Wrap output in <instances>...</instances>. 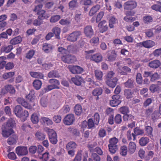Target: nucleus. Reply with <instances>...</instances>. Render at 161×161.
I'll return each instance as SVG.
<instances>
[{"label": "nucleus", "mask_w": 161, "mask_h": 161, "mask_svg": "<svg viewBox=\"0 0 161 161\" xmlns=\"http://www.w3.org/2000/svg\"><path fill=\"white\" fill-rule=\"evenodd\" d=\"M47 134L50 142L55 145L58 142L57 135L55 131L52 129H49L47 130Z\"/></svg>", "instance_id": "obj_1"}, {"label": "nucleus", "mask_w": 161, "mask_h": 161, "mask_svg": "<svg viewBox=\"0 0 161 161\" xmlns=\"http://www.w3.org/2000/svg\"><path fill=\"white\" fill-rule=\"evenodd\" d=\"M118 142V140L115 137L110 139L109 140V144L108 145L109 151L112 153H114L118 148L116 145Z\"/></svg>", "instance_id": "obj_2"}, {"label": "nucleus", "mask_w": 161, "mask_h": 161, "mask_svg": "<svg viewBox=\"0 0 161 161\" xmlns=\"http://www.w3.org/2000/svg\"><path fill=\"white\" fill-rule=\"evenodd\" d=\"M82 35V32L80 31H76L70 34L67 39L69 42H74L77 40L79 37Z\"/></svg>", "instance_id": "obj_3"}, {"label": "nucleus", "mask_w": 161, "mask_h": 161, "mask_svg": "<svg viewBox=\"0 0 161 161\" xmlns=\"http://www.w3.org/2000/svg\"><path fill=\"white\" fill-rule=\"evenodd\" d=\"M61 59L64 62L68 64L73 63L76 60L75 57L70 54L62 56L61 57Z\"/></svg>", "instance_id": "obj_4"}, {"label": "nucleus", "mask_w": 161, "mask_h": 161, "mask_svg": "<svg viewBox=\"0 0 161 161\" xmlns=\"http://www.w3.org/2000/svg\"><path fill=\"white\" fill-rule=\"evenodd\" d=\"M137 3L135 1H128L125 2L124 4V8L125 10H132L136 8Z\"/></svg>", "instance_id": "obj_5"}, {"label": "nucleus", "mask_w": 161, "mask_h": 161, "mask_svg": "<svg viewBox=\"0 0 161 161\" xmlns=\"http://www.w3.org/2000/svg\"><path fill=\"white\" fill-rule=\"evenodd\" d=\"M138 46L143 47L146 48H150L155 45V42L151 40H147L137 44Z\"/></svg>", "instance_id": "obj_6"}, {"label": "nucleus", "mask_w": 161, "mask_h": 161, "mask_svg": "<svg viewBox=\"0 0 161 161\" xmlns=\"http://www.w3.org/2000/svg\"><path fill=\"white\" fill-rule=\"evenodd\" d=\"M112 99L110 102V104L112 107H116L121 103L120 100L121 96L119 95H113L112 97Z\"/></svg>", "instance_id": "obj_7"}, {"label": "nucleus", "mask_w": 161, "mask_h": 161, "mask_svg": "<svg viewBox=\"0 0 161 161\" xmlns=\"http://www.w3.org/2000/svg\"><path fill=\"white\" fill-rule=\"evenodd\" d=\"M75 119L73 114H69L65 117L64 119V123L66 125H70L75 121Z\"/></svg>", "instance_id": "obj_8"}, {"label": "nucleus", "mask_w": 161, "mask_h": 161, "mask_svg": "<svg viewBox=\"0 0 161 161\" xmlns=\"http://www.w3.org/2000/svg\"><path fill=\"white\" fill-rule=\"evenodd\" d=\"M2 135L3 137H8L14 133L12 128H7L5 126L3 125L2 127Z\"/></svg>", "instance_id": "obj_9"}, {"label": "nucleus", "mask_w": 161, "mask_h": 161, "mask_svg": "<svg viewBox=\"0 0 161 161\" xmlns=\"http://www.w3.org/2000/svg\"><path fill=\"white\" fill-rule=\"evenodd\" d=\"M69 68L70 71L73 74H81L84 70L82 67L77 65L69 66Z\"/></svg>", "instance_id": "obj_10"}, {"label": "nucleus", "mask_w": 161, "mask_h": 161, "mask_svg": "<svg viewBox=\"0 0 161 161\" xmlns=\"http://www.w3.org/2000/svg\"><path fill=\"white\" fill-rule=\"evenodd\" d=\"M16 101L19 104H21L25 108L29 109L32 108V107L31 105L26 101L24 98L18 97L17 98Z\"/></svg>", "instance_id": "obj_11"}, {"label": "nucleus", "mask_w": 161, "mask_h": 161, "mask_svg": "<svg viewBox=\"0 0 161 161\" xmlns=\"http://www.w3.org/2000/svg\"><path fill=\"white\" fill-rule=\"evenodd\" d=\"M98 27L99 32L102 33L106 31L108 29V26L105 20H103L100 22L98 25Z\"/></svg>", "instance_id": "obj_12"}, {"label": "nucleus", "mask_w": 161, "mask_h": 161, "mask_svg": "<svg viewBox=\"0 0 161 161\" xmlns=\"http://www.w3.org/2000/svg\"><path fill=\"white\" fill-rule=\"evenodd\" d=\"M84 33L87 37L91 38L94 35V31L91 25H87L84 28Z\"/></svg>", "instance_id": "obj_13"}, {"label": "nucleus", "mask_w": 161, "mask_h": 161, "mask_svg": "<svg viewBox=\"0 0 161 161\" xmlns=\"http://www.w3.org/2000/svg\"><path fill=\"white\" fill-rule=\"evenodd\" d=\"M16 152L18 156H23L27 154L28 151L26 147L19 146L16 148Z\"/></svg>", "instance_id": "obj_14"}, {"label": "nucleus", "mask_w": 161, "mask_h": 161, "mask_svg": "<svg viewBox=\"0 0 161 161\" xmlns=\"http://www.w3.org/2000/svg\"><path fill=\"white\" fill-rule=\"evenodd\" d=\"M37 14L38 15V18L42 20L45 19H47L50 16L49 14L47 13L44 10H41L40 11L37 12Z\"/></svg>", "instance_id": "obj_15"}, {"label": "nucleus", "mask_w": 161, "mask_h": 161, "mask_svg": "<svg viewBox=\"0 0 161 161\" xmlns=\"http://www.w3.org/2000/svg\"><path fill=\"white\" fill-rule=\"evenodd\" d=\"M134 133H132V136L133 138V140L135 141L136 139V136L142 135L144 132L143 129H141L138 127H136L134 129Z\"/></svg>", "instance_id": "obj_16"}, {"label": "nucleus", "mask_w": 161, "mask_h": 161, "mask_svg": "<svg viewBox=\"0 0 161 161\" xmlns=\"http://www.w3.org/2000/svg\"><path fill=\"white\" fill-rule=\"evenodd\" d=\"M18 137L16 135L13 134L8 139L7 142L10 145H13L17 142Z\"/></svg>", "instance_id": "obj_17"}, {"label": "nucleus", "mask_w": 161, "mask_h": 161, "mask_svg": "<svg viewBox=\"0 0 161 161\" xmlns=\"http://www.w3.org/2000/svg\"><path fill=\"white\" fill-rule=\"evenodd\" d=\"M136 146L135 142H130L128 145V153L130 154H133L135 152Z\"/></svg>", "instance_id": "obj_18"}, {"label": "nucleus", "mask_w": 161, "mask_h": 161, "mask_svg": "<svg viewBox=\"0 0 161 161\" xmlns=\"http://www.w3.org/2000/svg\"><path fill=\"white\" fill-rule=\"evenodd\" d=\"M160 61L157 59L154 60L150 62L148 64V66L151 68L156 69L158 68L160 65Z\"/></svg>", "instance_id": "obj_19"}, {"label": "nucleus", "mask_w": 161, "mask_h": 161, "mask_svg": "<svg viewBox=\"0 0 161 161\" xmlns=\"http://www.w3.org/2000/svg\"><path fill=\"white\" fill-rule=\"evenodd\" d=\"M118 80L117 78L114 77L112 79L107 80L106 82V84L109 87L114 88L116 85Z\"/></svg>", "instance_id": "obj_20"}, {"label": "nucleus", "mask_w": 161, "mask_h": 161, "mask_svg": "<svg viewBox=\"0 0 161 161\" xmlns=\"http://www.w3.org/2000/svg\"><path fill=\"white\" fill-rule=\"evenodd\" d=\"M71 80L75 85L80 86L83 80L81 77L78 75H76L75 77L71 78Z\"/></svg>", "instance_id": "obj_21"}, {"label": "nucleus", "mask_w": 161, "mask_h": 161, "mask_svg": "<svg viewBox=\"0 0 161 161\" xmlns=\"http://www.w3.org/2000/svg\"><path fill=\"white\" fill-rule=\"evenodd\" d=\"M100 6L99 4H96L93 6L89 12V15L92 16L95 14L100 9Z\"/></svg>", "instance_id": "obj_22"}, {"label": "nucleus", "mask_w": 161, "mask_h": 161, "mask_svg": "<svg viewBox=\"0 0 161 161\" xmlns=\"http://www.w3.org/2000/svg\"><path fill=\"white\" fill-rule=\"evenodd\" d=\"M103 57L99 53H96L92 55L91 57V61H94L96 63H99L102 60Z\"/></svg>", "instance_id": "obj_23"}, {"label": "nucleus", "mask_w": 161, "mask_h": 161, "mask_svg": "<svg viewBox=\"0 0 161 161\" xmlns=\"http://www.w3.org/2000/svg\"><path fill=\"white\" fill-rule=\"evenodd\" d=\"M13 47L12 45L3 46H2L0 49V53H8L13 49Z\"/></svg>", "instance_id": "obj_24"}, {"label": "nucleus", "mask_w": 161, "mask_h": 161, "mask_svg": "<svg viewBox=\"0 0 161 161\" xmlns=\"http://www.w3.org/2000/svg\"><path fill=\"white\" fill-rule=\"evenodd\" d=\"M30 74L32 77L36 78L43 79L44 77L43 74L39 72L31 71Z\"/></svg>", "instance_id": "obj_25"}, {"label": "nucleus", "mask_w": 161, "mask_h": 161, "mask_svg": "<svg viewBox=\"0 0 161 161\" xmlns=\"http://www.w3.org/2000/svg\"><path fill=\"white\" fill-rule=\"evenodd\" d=\"M25 98L30 102H32L35 98V91L33 90H31L29 93L26 95Z\"/></svg>", "instance_id": "obj_26"}, {"label": "nucleus", "mask_w": 161, "mask_h": 161, "mask_svg": "<svg viewBox=\"0 0 161 161\" xmlns=\"http://www.w3.org/2000/svg\"><path fill=\"white\" fill-rule=\"evenodd\" d=\"M53 47L52 45L47 43H44L42 45V50L46 53H48L51 51Z\"/></svg>", "instance_id": "obj_27"}, {"label": "nucleus", "mask_w": 161, "mask_h": 161, "mask_svg": "<svg viewBox=\"0 0 161 161\" xmlns=\"http://www.w3.org/2000/svg\"><path fill=\"white\" fill-rule=\"evenodd\" d=\"M131 69L127 66H125L123 67L121 70H120L119 72L121 75H127L128 73H130Z\"/></svg>", "instance_id": "obj_28"}, {"label": "nucleus", "mask_w": 161, "mask_h": 161, "mask_svg": "<svg viewBox=\"0 0 161 161\" xmlns=\"http://www.w3.org/2000/svg\"><path fill=\"white\" fill-rule=\"evenodd\" d=\"M48 82L53 85L56 89L59 88V86L60 85V82L58 80L54 79H52L49 80Z\"/></svg>", "instance_id": "obj_29"}, {"label": "nucleus", "mask_w": 161, "mask_h": 161, "mask_svg": "<svg viewBox=\"0 0 161 161\" xmlns=\"http://www.w3.org/2000/svg\"><path fill=\"white\" fill-rule=\"evenodd\" d=\"M5 90L11 94H14L15 93V90L14 87L11 85H8L5 86Z\"/></svg>", "instance_id": "obj_30"}, {"label": "nucleus", "mask_w": 161, "mask_h": 161, "mask_svg": "<svg viewBox=\"0 0 161 161\" xmlns=\"http://www.w3.org/2000/svg\"><path fill=\"white\" fill-rule=\"evenodd\" d=\"M145 130L147 136L151 138L153 137V129L152 127L150 126H147L145 127Z\"/></svg>", "instance_id": "obj_31"}, {"label": "nucleus", "mask_w": 161, "mask_h": 161, "mask_svg": "<svg viewBox=\"0 0 161 161\" xmlns=\"http://www.w3.org/2000/svg\"><path fill=\"white\" fill-rule=\"evenodd\" d=\"M31 120L32 123L37 124L39 121V116L36 113H34L31 116Z\"/></svg>", "instance_id": "obj_32"}, {"label": "nucleus", "mask_w": 161, "mask_h": 161, "mask_svg": "<svg viewBox=\"0 0 161 161\" xmlns=\"http://www.w3.org/2000/svg\"><path fill=\"white\" fill-rule=\"evenodd\" d=\"M149 139L147 137H142L139 140V143L142 146H145L149 142Z\"/></svg>", "instance_id": "obj_33"}, {"label": "nucleus", "mask_w": 161, "mask_h": 161, "mask_svg": "<svg viewBox=\"0 0 161 161\" xmlns=\"http://www.w3.org/2000/svg\"><path fill=\"white\" fill-rule=\"evenodd\" d=\"M22 41V38L20 36L16 37L11 39L10 42L12 45H15L20 43Z\"/></svg>", "instance_id": "obj_34"}, {"label": "nucleus", "mask_w": 161, "mask_h": 161, "mask_svg": "<svg viewBox=\"0 0 161 161\" xmlns=\"http://www.w3.org/2000/svg\"><path fill=\"white\" fill-rule=\"evenodd\" d=\"M52 31L54 34L57 38L60 39V34L61 32L60 28L58 27H55L52 29Z\"/></svg>", "instance_id": "obj_35"}, {"label": "nucleus", "mask_w": 161, "mask_h": 161, "mask_svg": "<svg viewBox=\"0 0 161 161\" xmlns=\"http://www.w3.org/2000/svg\"><path fill=\"white\" fill-rule=\"evenodd\" d=\"M160 114L157 111H155L151 114V119L153 121H156L161 118Z\"/></svg>", "instance_id": "obj_36"}, {"label": "nucleus", "mask_w": 161, "mask_h": 161, "mask_svg": "<svg viewBox=\"0 0 161 161\" xmlns=\"http://www.w3.org/2000/svg\"><path fill=\"white\" fill-rule=\"evenodd\" d=\"M22 110L23 109L21 106L19 105H17L15 107L14 112L16 115L18 117L19 116H20V114Z\"/></svg>", "instance_id": "obj_37"}, {"label": "nucleus", "mask_w": 161, "mask_h": 161, "mask_svg": "<svg viewBox=\"0 0 161 161\" xmlns=\"http://www.w3.org/2000/svg\"><path fill=\"white\" fill-rule=\"evenodd\" d=\"M149 90L152 93H154L155 92H158L160 91L161 88L158 85L153 84L150 86Z\"/></svg>", "instance_id": "obj_38"}, {"label": "nucleus", "mask_w": 161, "mask_h": 161, "mask_svg": "<svg viewBox=\"0 0 161 161\" xmlns=\"http://www.w3.org/2000/svg\"><path fill=\"white\" fill-rule=\"evenodd\" d=\"M103 92V89L100 87H97L94 89L92 92V95L97 96L101 95Z\"/></svg>", "instance_id": "obj_39"}, {"label": "nucleus", "mask_w": 161, "mask_h": 161, "mask_svg": "<svg viewBox=\"0 0 161 161\" xmlns=\"http://www.w3.org/2000/svg\"><path fill=\"white\" fill-rule=\"evenodd\" d=\"M33 84L34 88L37 90H39L41 88L42 85V81L39 80H34Z\"/></svg>", "instance_id": "obj_40"}, {"label": "nucleus", "mask_w": 161, "mask_h": 161, "mask_svg": "<svg viewBox=\"0 0 161 161\" xmlns=\"http://www.w3.org/2000/svg\"><path fill=\"white\" fill-rule=\"evenodd\" d=\"M95 52V49L91 50L88 51H85V58L86 59H90L91 60V57L92 55V54L93 53Z\"/></svg>", "instance_id": "obj_41"}, {"label": "nucleus", "mask_w": 161, "mask_h": 161, "mask_svg": "<svg viewBox=\"0 0 161 161\" xmlns=\"http://www.w3.org/2000/svg\"><path fill=\"white\" fill-rule=\"evenodd\" d=\"M45 136L44 133L40 131H37L35 134L36 137L38 141L44 140L45 139Z\"/></svg>", "instance_id": "obj_42"}, {"label": "nucleus", "mask_w": 161, "mask_h": 161, "mask_svg": "<svg viewBox=\"0 0 161 161\" xmlns=\"http://www.w3.org/2000/svg\"><path fill=\"white\" fill-rule=\"evenodd\" d=\"M153 17L150 15H146L143 18V21L146 24H149L153 22Z\"/></svg>", "instance_id": "obj_43"}, {"label": "nucleus", "mask_w": 161, "mask_h": 161, "mask_svg": "<svg viewBox=\"0 0 161 161\" xmlns=\"http://www.w3.org/2000/svg\"><path fill=\"white\" fill-rule=\"evenodd\" d=\"M124 85L126 87L132 88L134 86V81L131 79H129L127 81L124 83Z\"/></svg>", "instance_id": "obj_44"}, {"label": "nucleus", "mask_w": 161, "mask_h": 161, "mask_svg": "<svg viewBox=\"0 0 161 161\" xmlns=\"http://www.w3.org/2000/svg\"><path fill=\"white\" fill-rule=\"evenodd\" d=\"M119 112L121 114L125 115L129 113V108L127 106H124L120 108L119 109Z\"/></svg>", "instance_id": "obj_45"}, {"label": "nucleus", "mask_w": 161, "mask_h": 161, "mask_svg": "<svg viewBox=\"0 0 161 161\" xmlns=\"http://www.w3.org/2000/svg\"><path fill=\"white\" fill-rule=\"evenodd\" d=\"M123 118L124 121H131L134 119V117L131 114H128L124 115L123 117Z\"/></svg>", "instance_id": "obj_46"}, {"label": "nucleus", "mask_w": 161, "mask_h": 161, "mask_svg": "<svg viewBox=\"0 0 161 161\" xmlns=\"http://www.w3.org/2000/svg\"><path fill=\"white\" fill-rule=\"evenodd\" d=\"M77 146V145L74 142H70L66 145V148L68 150H74L76 148Z\"/></svg>", "instance_id": "obj_47"}, {"label": "nucleus", "mask_w": 161, "mask_h": 161, "mask_svg": "<svg viewBox=\"0 0 161 161\" xmlns=\"http://www.w3.org/2000/svg\"><path fill=\"white\" fill-rule=\"evenodd\" d=\"M15 125V122L12 119H9L7 122L6 125H3L5 126L7 128H12Z\"/></svg>", "instance_id": "obj_48"}, {"label": "nucleus", "mask_w": 161, "mask_h": 161, "mask_svg": "<svg viewBox=\"0 0 161 161\" xmlns=\"http://www.w3.org/2000/svg\"><path fill=\"white\" fill-rule=\"evenodd\" d=\"M96 78L99 80H102L103 74L102 72L99 70H96L94 72Z\"/></svg>", "instance_id": "obj_49"}, {"label": "nucleus", "mask_w": 161, "mask_h": 161, "mask_svg": "<svg viewBox=\"0 0 161 161\" xmlns=\"http://www.w3.org/2000/svg\"><path fill=\"white\" fill-rule=\"evenodd\" d=\"M74 111L75 114L77 115H80L82 112L81 106L80 105H76L75 107Z\"/></svg>", "instance_id": "obj_50"}, {"label": "nucleus", "mask_w": 161, "mask_h": 161, "mask_svg": "<svg viewBox=\"0 0 161 161\" xmlns=\"http://www.w3.org/2000/svg\"><path fill=\"white\" fill-rule=\"evenodd\" d=\"M48 76L49 78H59L60 75L57 71L52 70L48 73Z\"/></svg>", "instance_id": "obj_51"}, {"label": "nucleus", "mask_w": 161, "mask_h": 161, "mask_svg": "<svg viewBox=\"0 0 161 161\" xmlns=\"http://www.w3.org/2000/svg\"><path fill=\"white\" fill-rule=\"evenodd\" d=\"M127 152H128V150L127 147L126 146H123L121 147L120 154L121 155L123 156H125L127 155Z\"/></svg>", "instance_id": "obj_52"}, {"label": "nucleus", "mask_w": 161, "mask_h": 161, "mask_svg": "<svg viewBox=\"0 0 161 161\" xmlns=\"http://www.w3.org/2000/svg\"><path fill=\"white\" fill-rule=\"evenodd\" d=\"M49 153L47 152H45L44 153L39 155V158L40 159H42L43 161H47L49 158Z\"/></svg>", "instance_id": "obj_53"}, {"label": "nucleus", "mask_w": 161, "mask_h": 161, "mask_svg": "<svg viewBox=\"0 0 161 161\" xmlns=\"http://www.w3.org/2000/svg\"><path fill=\"white\" fill-rule=\"evenodd\" d=\"M117 19L114 17H111L110 18L109 21V25L111 28L114 27V25L115 24Z\"/></svg>", "instance_id": "obj_54"}, {"label": "nucleus", "mask_w": 161, "mask_h": 161, "mask_svg": "<svg viewBox=\"0 0 161 161\" xmlns=\"http://www.w3.org/2000/svg\"><path fill=\"white\" fill-rule=\"evenodd\" d=\"M133 93L131 90L129 89H125L124 91V95L126 98L129 99L132 97Z\"/></svg>", "instance_id": "obj_55"}, {"label": "nucleus", "mask_w": 161, "mask_h": 161, "mask_svg": "<svg viewBox=\"0 0 161 161\" xmlns=\"http://www.w3.org/2000/svg\"><path fill=\"white\" fill-rule=\"evenodd\" d=\"M71 23V20L69 19H61L59 21V23L63 25H69Z\"/></svg>", "instance_id": "obj_56"}, {"label": "nucleus", "mask_w": 161, "mask_h": 161, "mask_svg": "<svg viewBox=\"0 0 161 161\" xmlns=\"http://www.w3.org/2000/svg\"><path fill=\"white\" fill-rule=\"evenodd\" d=\"M41 119L45 123L47 124V125H51L53 124L52 121L48 118L42 117H41Z\"/></svg>", "instance_id": "obj_57"}, {"label": "nucleus", "mask_w": 161, "mask_h": 161, "mask_svg": "<svg viewBox=\"0 0 161 161\" xmlns=\"http://www.w3.org/2000/svg\"><path fill=\"white\" fill-rule=\"evenodd\" d=\"M70 110L69 106L68 105H64L60 110L63 114H65L69 112Z\"/></svg>", "instance_id": "obj_58"}, {"label": "nucleus", "mask_w": 161, "mask_h": 161, "mask_svg": "<svg viewBox=\"0 0 161 161\" xmlns=\"http://www.w3.org/2000/svg\"><path fill=\"white\" fill-rule=\"evenodd\" d=\"M61 19V16L59 15H56L52 16L50 19V22L52 23L57 22Z\"/></svg>", "instance_id": "obj_59"}, {"label": "nucleus", "mask_w": 161, "mask_h": 161, "mask_svg": "<svg viewBox=\"0 0 161 161\" xmlns=\"http://www.w3.org/2000/svg\"><path fill=\"white\" fill-rule=\"evenodd\" d=\"M136 80L138 84H141L142 83L143 80L142 75L141 73H137L136 75Z\"/></svg>", "instance_id": "obj_60"}, {"label": "nucleus", "mask_w": 161, "mask_h": 161, "mask_svg": "<svg viewBox=\"0 0 161 161\" xmlns=\"http://www.w3.org/2000/svg\"><path fill=\"white\" fill-rule=\"evenodd\" d=\"M116 54L114 52H111L110 54L108 55V60L110 61H113L116 58Z\"/></svg>", "instance_id": "obj_61"}, {"label": "nucleus", "mask_w": 161, "mask_h": 161, "mask_svg": "<svg viewBox=\"0 0 161 161\" xmlns=\"http://www.w3.org/2000/svg\"><path fill=\"white\" fill-rule=\"evenodd\" d=\"M114 121L117 124H120L122 122L121 116L120 114H116L114 118Z\"/></svg>", "instance_id": "obj_62"}, {"label": "nucleus", "mask_w": 161, "mask_h": 161, "mask_svg": "<svg viewBox=\"0 0 161 161\" xmlns=\"http://www.w3.org/2000/svg\"><path fill=\"white\" fill-rule=\"evenodd\" d=\"M35 51L33 50H31L26 54L25 57L27 59H31L34 55Z\"/></svg>", "instance_id": "obj_63"}, {"label": "nucleus", "mask_w": 161, "mask_h": 161, "mask_svg": "<svg viewBox=\"0 0 161 161\" xmlns=\"http://www.w3.org/2000/svg\"><path fill=\"white\" fill-rule=\"evenodd\" d=\"M151 8L157 12L161 13V6L159 5L153 4L151 6Z\"/></svg>", "instance_id": "obj_64"}]
</instances>
